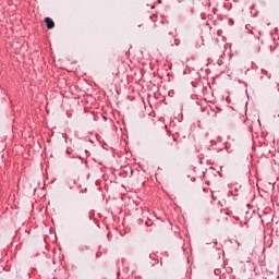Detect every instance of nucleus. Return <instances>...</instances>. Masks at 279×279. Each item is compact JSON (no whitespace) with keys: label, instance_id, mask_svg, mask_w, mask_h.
Returning <instances> with one entry per match:
<instances>
[{"label":"nucleus","instance_id":"f257e3e1","mask_svg":"<svg viewBox=\"0 0 279 279\" xmlns=\"http://www.w3.org/2000/svg\"><path fill=\"white\" fill-rule=\"evenodd\" d=\"M45 23L48 29H53V27H56V23H53V20H51L50 17H46Z\"/></svg>","mask_w":279,"mask_h":279}]
</instances>
